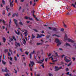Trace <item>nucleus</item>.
<instances>
[{
	"label": "nucleus",
	"mask_w": 76,
	"mask_h": 76,
	"mask_svg": "<svg viewBox=\"0 0 76 76\" xmlns=\"http://www.w3.org/2000/svg\"><path fill=\"white\" fill-rule=\"evenodd\" d=\"M56 43H58L57 44V46H58L59 45L61 44V42H60V41L58 39H56Z\"/></svg>",
	"instance_id": "nucleus-1"
},
{
	"label": "nucleus",
	"mask_w": 76,
	"mask_h": 76,
	"mask_svg": "<svg viewBox=\"0 0 76 76\" xmlns=\"http://www.w3.org/2000/svg\"><path fill=\"white\" fill-rule=\"evenodd\" d=\"M13 1H14L13 0H12L11 2H10V7H13V6H14V4H13Z\"/></svg>",
	"instance_id": "nucleus-2"
},
{
	"label": "nucleus",
	"mask_w": 76,
	"mask_h": 76,
	"mask_svg": "<svg viewBox=\"0 0 76 76\" xmlns=\"http://www.w3.org/2000/svg\"><path fill=\"white\" fill-rule=\"evenodd\" d=\"M18 46H19V47H20V43H18L17 42H15V48H18Z\"/></svg>",
	"instance_id": "nucleus-3"
},
{
	"label": "nucleus",
	"mask_w": 76,
	"mask_h": 76,
	"mask_svg": "<svg viewBox=\"0 0 76 76\" xmlns=\"http://www.w3.org/2000/svg\"><path fill=\"white\" fill-rule=\"evenodd\" d=\"M17 21L18 20L16 19H14V23H15L16 26H18V23H17Z\"/></svg>",
	"instance_id": "nucleus-4"
},
{
	"label": "nucleus",
	"mask_w": 76,
	"mask_h": 76,
	"mask_svg": "<svg viewBox=\"0 0 76 76\" xmlns=\"http://www.w3.org/2000/svg\"><path fill=\"white\" fill-rule=\"evenodd\" d=\"M67 40L68 42H72V43H73V42H75V41H73V40L70 39H67Z\"/></svg>",
	"instance_id": "nucleus-5"
},
{
	"label": "nucleus",
	"mask_w": 76,
	"mask_h": 76,
	"mask_svg": "<svg viewBox=\"0 0 76 76\" xmlns=\"http://www.w3.org/2000/svg\"><path fill=\"white\" fill-rule=\"evenodd\" d=\"M67 56H66L64 58V60L65 61H66V62H69L70 61V60H69L67 59L66 58Z\"/></svg>",
	"instance_id": "nucleus-6"
},
{
	"label": "nucleus",
	"mask_w": 76,
	"mask_h": 76,
	"mask_svg": "<svg viewBox=\"0 0 76 76\" xmlns=\"http://www.w3.org/2000/svg\"><path fill=\"white\" fill-rule=\"evenodd\" d=\"M2 72H9V70H7V67L5 68L4 71V69H2Z\"/></svg>",
	"instance_id": "nucleus-7"
},
{
	"label": "nucleus",
	"mask_w": 76,
	"mask_h": 76,
	"mask_svg": "<svg viewBox=\"0 0 76 76\" xmlns=\"http://www.w3.org/2000/svg\"><path fill=\"white\" fill-rule=\"evenodd\" d=\"M37 38H41V37H42V36H43V35H44L43 34H42L41 35V36H40L38 34H37Z\"/></svg>",
	"instance_id": "nucleus-8"
},
{
	"label": "nucleus",
	"mask_w": 76,
	"mask_h": 76,
	"mask_svg": "<svg viewBox=\"0 0 76 76\" xmlns=\"http://www.w3.org/2000/svg\"><path fill=\"white\" fill-rule=\"evenodd\" d=\"M30 62L31 64V66L32 67V66H34L35 64V63H34V62L30 61Z\"/></svg>",
	"instance_id": "nucleus-9"
},
{
	"label": "nucleus",
	"mask_w": 76,
	"mask_h": 76,
	"mask_svg": "<svg viewBox=\"0 0 76 76\" xmlns=\"http://www.w3.org/2000/svg\"><path fill=\"white\" fill-rule=\"evenodd\" d=\"M55 71H58V70H59V69L58 68V67L56 66H55Z\"/></svg>",
	"instance_id": "nucleus-10"
},
{
	"label": "nucleus",
	"mask_w": 76,
	"mask_h": 76,
	"mask_svg": "<svg viewBox=\"0 0 76 76\" xmlns=\"http://www.w3.org/2000/svg\"><path fill=\"white\" fill-rule=\"evenodd\" d=\"M23 44L24 45H25L26 44V40H25V39H23Z\"/></svg>",
	"instance_id": "nucleus-11"
},
{
	"label": "nucleus",
	"mask_w": 76,
	"mask_h": 76,
	"mask_svg": "<svg viewBox=\"0 0 76 76\" xmlns=\"http://www.w3.org/2000/svg\"><path fill=\"white\" fill-rule=\"evenodd\" d=\"M75 5H74V4H72V6L73 7H75V8H76V1L75 2Z\"/></svg>",
	"instance_id": "nucleus-12"
},
{
	"label": "nucleus",
	"mask_w": 76,
	"mask_h": 76,
	"mask_svg": "<svg viewBox=\"0 0 76 76\" xmlns=\"http://www.w3.org/2000/svg\"><path fill=\"white\" fill-rule=\"evenodd\" d=\"M11 22H12V20L10 19V22H9V28H10V25H11Z\"/></svg>",
	"instance_id": "nucleus-13"
},
{
	"label": "nucleus",
	"mask_w": 76,
	"mask_h": 76,
	"mask_svg": "<svg viewBox=\"0 0 76 76\" xmlns=\"http://www.w3.org/2000/svg\"><path fill=\"white\" fill-rule=\"evenodd\" d=\"M56 36V37H58V38H60V37H61L59 35H56V34H54V35H53V37H54V36Z\"/></svg>",
	"instance_id": "nucleus-14"
},
{
	"label": "nucleus",
	"mask_w": 76,
	"mask_h": 76,
	"mask_svg": "<svg viewBox=\"0 0 76 76\" xmlns=\"http://www.w3.org/2000/svg\"><path fill=\"white\" fill-rule=\"evenodd\" d=\"M15 33L16 34H17L18 35H20V33L19 31H18V32H17V31H15Z\"/></svg>",
	"instance_id": "nucleus-15"
},
{
	"label": "nucleus",
	"mask_w": 76,
	"mask_h": 76,
	"mask_svg": "<svg viewBox=\"0 0 76 76\" xmlns=\"http://www.w3.org/2000/svg\"><path fill=\"white\" fill-rule=\"evenodd\" d=\"M24 34H25V37H27V36L28 35L27 31H26L24 32Z\"/></svg>",
	"instance_id": "nucleus-16"
},
{
	"label": "nucleus",
	"mask_w": 76,
	"mask_h": 76,
	"mask_svg": "<svg viewBox=\"0 0 76 76\" xmlns=\"http://www.w3.org/2000/svg\"><path fill=\"white\" fill-rule=\"evenodd\" d=\"M63 23L64 25V26L65 27V28H66V27H67V26H66V25L65 24L64 22V21H63Z\"/></svg>",
	"instance_id": "nucleus-17"
},
{
	"label": "nucleus",
	"mask_w": 76,
	"mask_h": 76,
	"mask_svg": "<svg viewBox=\"0 0 76 76\" xmlns=\"http://www.w3.org/2000/svg\"><path fill=\"white\" fill-rule=\"evenodd\" d=\"M42 43H37V45H42Z\"/></svg>",
	"instance_id": "nucleus-18"
},
{
	"label": "nucleus",
	"mask_w": 76,
	"mask_h": 76,
	"mask_svg": "<svg viewBox=\"0 0 76 76\" xmlns=\"http://www.w3.org/2000/svg\"><path fill=\"white\" fill-rule=\"evenodd\" d=\"M2 3L4 4V5L5 4V1L4 0H2Z\"/></svg>",
	"instance_id": "nucleus-19"
},
{
	"label": "nucleus",
	"mask_w": 76,
	"mask_h": 76,
	"mask_svg": "<svg viewBox=\"0 0 76 76\" xmlns=\"http://www.w3.org/2000/svg\"><path fill=\"white\" fill-rule=\"evenodd\" d=\"M57 28H54L53 29V30L54 31H57Z\"/></svg>",
	"instance_id": "nucleus-20"
},
{
	"label": "nucleus",
	"mask_w": 76,
	"mask_h": 76,
	"mask_svg": "<svg viewBox=\"0 0 76 76\" xmlns=\"http://www.w3.org/2000/svg\"><path fill=\"white\" fill-rule=\"evenodd\" d=\"M34 38H35V36H34L33 34H32L31 39H34Z\"/></svg>",
	"instance_id": "nucleus-21"
},
{
	"label": "nucleus",
	"mask_w": 76,
	"mask_h": 76,
	"mask_svg": "<svg viewBox=\"0 0 76 76\" xmlns=\"http://www.w3.org/2000/svg\"><path fill=\"white\" fill-rule=\"evenodd\" d=\"M53 56H52L50 57L49 58V59H50V58H52L51 59V60H54V58H53Z\"/></svg>",
	"instance_id": "nucleus-22"
},
{
	"label": "nucleus",
	"mask_w": 76,
	"mask_h": 76,
	"mask_svg": "<svg viewBox=\"0 0 76 76\" xmlns=\"http://www.w3.org/2000/svg\"><path fill=\"white\" fill-rule=\"evenodd\" d=\"M66 40H67V37H64V41L66 42Z\"/></svg>",
	"instance_id": "nucleus-23"
},
{
	"label": "nucleus",
	"mask_w": 76,
	"mask_h": 76,
	"mask_svg": "<svg viewBox=\"0 0 76 76\" xmlns=\"http://www.w3.org/2000/svg\"><path fill=\"white\" fill-rule=\"evenodd\" d=\"M2 64H4V65H5V64H6V62H5L4 61H2Z\"/></svg>",
	"instance_id": "nucleus-24"
},
{
	"label": "nucleus",
	"mask_w": 76,
	"mask_h": 76,
	"mask_svg": "<svg viewBox=\"0 0 76 76\" xmlns=\"http://www.w3.org/2000/svg\"><path fill=\"white\" fill-rule=\"evenodd\" d=\"M66 45L67 46H69V47H70V45L67 43H66Z\"/></svg>",
	"instance_id": "nucleus-25"
},
{
	"label": "nucleus",
	"mask_w": 76,
	"mask_h": 76,
	"mask_svg": "<svg viewBox=\"0 0 76 76\" xmlns=\"http://www.w3.org/2000/svg\"><path fill=\"white\" fill-rule=\"evenodd\" d=\"M6 41V38H5L4 37L3 38V42H5Z\"/></svg>",
	"instance_id": "nucleus-26"
},
{
	"label": "nucleus",
	"mask_w": 76,
	"mask_h": 76,
	"mask_svg": "<svg viewBox=\"0 0 76 76\" xmlns=\"http://www.w3.org/2000/svg\"><path fill=\"white\" fill-rule=\"evenodd\" d=\"M6 10L7 11V12H8V11H9V8H8V7L7 6H6Z\"/></svg>",
	"instance_id": "nucleus-27"
},
{
	"label": "nucleus",
	"mask_w": 76,
	"mask_h": 76,
	"mask_svg": "<svg viewBox=\"0 0 76 76\" xmlns=\"http://www.w3.org/2000/svg\"><path fill=\"white\" fill-rule=\"evenodd\" d=\"M72 62H71L68 65H67V66H70V65L71 64H72Z\"/></svg>",
	"instance_id": "nucleus-28"
},
{
	"label": "nucleus",
	"mask_w": 76,
	"mask_h": 76,
	"mask_svg": "<svg viewBox=\"0 0 76 76\" xmlns=\"http://www.w3.org/2000/svg\"><path fill=\"white\" fill-rule=\"evenodd\" d=\"M8 52V49H7L4 50V52L5 53H6L7 52Z\"/></svg>",
	"instance_id": "nucleus-29"
},
{
	"label": "nucleus",
	"mask_w": 76,
	"mask_h": 76,
	"mask_svg": "<svg viewBox=\"0 0 76 76\" xmlns=\"http://www.w3.org/2000/svg\"><path fill=\"white\" fill-rule=\"evenodd\" d=\"M12 38L13 39H14L15 41H16V40L15 37L13 36Z\"/></svg>",
	"instance_id": "nucleus-30"
},
{
	"label": "nucleus",
	"mask_w": 76,
	"mask_h": 76,
	"mask_svg": "<svg viewBox=\"0 0 76 76\" xmlns=\"http://www.w3.org/2000/svg\"><path fill=\"white\" fill-rule=\"evenodd\" d=\"M33 16L34 18H36L37 20H39L38 19V18H36V17H35V15H34Z\"/></svg>",
	"instance_id": "nucleus-31"
},
{
	"label": "nucleus",
	"mask_w": 76,
	"mask_h": 76,
	"mask_svg": "<svg viewBox=\"0 0 76 76\" xmlns=\"http://www.w3.org/2000/svg\"><path fill=\"white\" fill-rule=\"evenodd\" d=\"M69 68H66V72H68V71H69Z\"/></svg>",
	"instance_id": "nucleus-32"
},
{
	"label": "nucleus",
	"mask_w": 76,
	"mask_h": 76,
	"mask_svg": "<svg viewBox=\"0 0 76 76\" xmlns=\"http://www.w3.org/2000/svg\"><path fill=\"white\" fill-rule=\"evenodd\" d=\"M44 63H43L42 65H41V66L43 67V68H44Z\"/></svg>",
	"instance_id": "nucleus-33"
},
{
	"label": "nucleus",
	"mask_w": 76,
	"mask_h": 76,
	"mask_svg": "<svg viewBox=\"0 0 76 76\" xmlns=\"http://www.w3.org/2000/svg\"><path fill=\"white\" fill-rule=\"evenodd\" d=\"M50 35H48L46 37V38L48 39L50 38Z\"/></svg>",
	"instance_id": "nucleus-34"
},
{
	"label": "nucleus",
	"mask_w": 76,
	"mask_h": 76,
	"mask_svg": "<svg viewBox=\"0 0 76 76\" xmlns=\"http://www.w3.org/2000/svg\"><path fill=\"white\" fill-rule=\"evenodd\" d=\"M19 23V24L20 25H23V24L22 23V22H20Z\"/></svg>",
	"instance_id": "nucleus-35"
},
{
	"label": "nucleus",
	"mask_w": 76,
	"mask_h": 76,
	"mask_svg": "<svg viewBox=\"0 0 76 76\" xmlns=\"http://www.w3.org/2000/svg\"><path fill=\"white\" fill-rule=\"evenodd\" d=\"M39 61H41L42 62H42H42H43L44 61V59L43 58V60H40Z\"/></svg>",
	"instance_id": "nucleus-36"
},
{
	"label": "nucleus",
	"mask_w": 76,
	"mask_h": 76,
	"mask_svg": "<svg viewBox=\"0 0 76 76\" xmlns=\"http://www.w3.org/2000/svg\"><path fill=\"white\" fill-rule=\"evenodd\" d=\"M14 70L15 71V73L16 74V73H18V72L16 70V69H14Z\"/></svg>",
	"instance_id": "nucleus-37"
},
{
	"label": "nucleus",
	"mask_w": 76,
	"mask_h": 76,
	"mask_svg": "<svg viewBox=\"0 0 76 76\" xmlns=\"http://www.w3.org/2000/svg\"><path fill=\"white\" fill-rule=\"evenodd\" d=\"M28 18L29 19V20H33V19L32 18H30V17H28Z\"/></svg>",
	"instance_id": "nucleus-38"
},
{
	"label": "nucleus",
	"mask_w": 76,
	"mask_h": 76,
	"mask_svg": "<svg viewBox=\"0 0 76 76\" xmlns=\"http://www.w3.org/2000/svg\"><path fill=\"white\" fill-rule=\"evenodd\" d=\"M5 76H9V75L8 74H5Z\"/></svg>",
	"instance_id": "nucleus-39"
},
{
	"label": "nucleus",
	"mask_w": 76,
	"mask_h": 76,
	"mask_svg": "<svg viewBox=\"0 0 76 76\" xmlns=\"http://www.w3.org/2000/svg\"><path fill=\"white\" fill-rule=\"evenodd\" d=\"M25 19H28V17L27 16H25Z\"/></svg>",
	"instance_id": "nucleus-40"
},
{
	"label": "nucleus",
	"mask_w": 76,
	"mask_h": 76,
	"mask_svg": "<svg viewBox=\"0 0 76 76\" xmlns=\"http://www.w3.org/2000/svg\"><path fill=\"white\" fill-rule=\"evenodd\" d=\"M15 15L16 16V17H18V14L15 13Z\"/></svg>",
	"instance_id": "nucleus-41"
},
{
	"label": "nucleus",
	"mask_w": 76,
	"mask_h": 76,
	"mask_svg": "<svg viewBox=\"0 0 76 76\" xmlns=\"http://www.w3.org/2000/svg\"><path fill=\"white\" fill-rule=\"evenodd\" d=\"M29 56L30 58H32V55L31 54H30L29 55Z\"/></svg>",
	"instance_id": "nucleus-42"
},
{
	"label": "nucleus",
	"mask_w": 76,
	"mask_h": 76,
	"mask_svg": "<svg viewBox=\"0 0 76 76\" xmlns=\"http://www.w3.org/2000/svg\"><path fill=\"white\" fill-rule=\"evenodd\" d=\"M8 55L9 56H11L10 53L9 52H8Z\"/></svg>",
	"instance_id": "nucleus-43"
},
{
	"label": "nucleus",
	"mask_w": 76,
	"mask_h": 76,
	"mask_svg": "<svg viewBox=\"0 0 76 76\" xmlns=\"http://www.w3.org/2000/svg\"><path fill=\"white\" fill-rule=\"evenodd\" d=\"M15 61H17V58L16 56L15 57Z\"/></svg>",
	"instance_id": "nucleus-44"
},
{
	"label": "nucleus",
	"mask_w": 76,
	"mask_h": 76,
	"mask_svg": "<svg viewBox=\"0 0 76 76\" xmlns=\"http://www.w3.org/2000/svg\"><path fill=\"white\" fill-rule=\"evenodd\" d=\"M61 31H62V32L64 31V29L63 28H61Z\"/></svg>",
	"instance_id": "nucleus-45"
},
{
	"label": "nucleus",
	"mask_w": 76,
	"mask_h": 76,
	"mask_svg": "<svg viewBox=\"0 0 76 76\" xmlns=\"http://www.w3.org/2000/svg\"><path fill=\"white\" fill-rule=\"evenodd\" d=\"M5 13H6V12L5 11H4L2 13L3 15H4Z\"/></svg>",
	"instance_id": "nucleus-46"
},
{
	"label": "nucleus",
	"mask_w": 76,
	"mask_h": 76,
	"mask_svg": "<svg viewBox=\"0 0 76 76\" xmlns=\"http://www.w3.org/2000/svg\"><path fill=\"white\" fill-rule=\"evenodd\" d=\"M49 76H53V75H52V74H51V73H49Z\"/></svg>",
	"instance_id": "nucleus-47"
},
{
	"label": "nucleus",
	"mask_w": 76,
	"mask_h": 76,
	"mask_svg": "<svg viewBox=\"0 0 76 76\" xmlns=\"http://www.w3.org/2000/svg\"><path fill=\"white\" fill-rule=\"evenodd\" d=\"M33 30L34 31H35V32H38V31H37V30L36 29H33Z\"/></svg>",
	"instance_id": "nucleus-48"
},
{
	"label": "nucleus",
	"mask_w": 76,
	"mask_h": 76,
	"mask_svg": "<svg viewBox=\"0 0 76 76\" xmlns=\"http://www.w3.org/2000/svg\"><path fill=\"white\" fill-rule=\"evenodd\" d=\"M29 53L27 52H25V54H26L27 55H28V54Z\"/></svg>",
	"instance_id": "nucleus-49"
},
{
	"label": "nucleus",
	"mask_w": 76,
	"mask_h": 76,
	"mask_svg": "<svg viewBox=\"0 0 76 76\" xmlns=\"http://www.w3.org/2000/svg\"><path fill=\"white\" fill-rule=\"evenodd\" d=\"M2 22H3L4 24V23H5V21H4V20H3L2 21Z\"/></svg>",
	"instance_id": "nucleus-50"
},
{
	"label": "nucleus",
	"mask_w": 76,
	"mask_h": 76,
	"mask_svg": "<svg viewBox=\"0 0 76 76\" xmlns=\"http://www.w3.org/2000/svg\"><path fill=\"white\" fill-rule=\"evenodd\" d=\"M64 64V62H63L62 61L61 62V65L62 64Z\"/></svg>",
	"instance_id": "nucleus-51"
},
{
	"label": "nucleus",
	"mask_w": 76,
	"mask_h": 76,
	"mask_svg": "<svg viewBox=\"0 0 76 76\" xmlns=\"http://www.w3.org/2000/svg\"><path fill=\"white\" fill-rule=\"evenodd\" d=\"M70 73V72H68L67 73H66V74L67 75H69V73Z\"/></svg>",
	"instance_id": "nucleus-52"
},
{
	"label": "nucleus",
	"mask_w": 76,
	"mask_h": 76,
	"mask_svg": "<svg viewBox=\"0 0 76 76\" xmlns=\"http://www.w3.org/2000/svg\"><path fill=\"white\" fill-rule=\"evenodd\" d=\"M35 51L33 50V52H31V54H34V53H35Z\"/></svg>",
	"instance_id": "nucleus-53"
},
{
	"label": "nucleus",
	"mask_w": 76,
	"mask_h": 76,
	"mask_svg": "<svg viewBox=\"0 0 76 76\" xmlns=\"http://www.w3.org/2000/svg\"><path fill=\"white\" fill-rule=\"evenodd\" d=\"M72 59L73 60V61H74L75 60H76V58H72Z\"/></svg>",
	"instance_id": "nucleus-54"
},
{
	"label": "nucleus",
	"mask_w": 76,
	"mask_h": 76,
	"mask_svg": "<svg viewBox=\"0 0 76 76\" xmlns=\"http://www.w3.org/2000/svg\"><path fill=\"white\" fill-rule=\"evenodd\" d=\"M15 13H14L12 15V17H15Z\"/></svg>",
	"instance_id": "nucleus-55"
},
{
	"label": "nucleus",
	"mask_w": 76,
	"mask_h": 76,
	"mask_svg": "<svg viewBox=\"0 0 76 76\" xmlns=\"http://www.w3.org/2000/svg\"><path fill=\"white\" fill-rule=\"evenodd\" d=\"M38 63H39V64H42V62L41 61H39L38 62Z\"/></svg>",
	"instance_id": "nucleus-56"
},
{
	"label": "nucleus",
	"mask_w": 76,
	"mask_h": 76,
	"mask_svg": "<svg viewBox=\"0 0 76 76\" xmlns=\"http://www.w3.org/2000/svg\"><path fill=\"white\" fill-rule=\"evenodd\" d=\"M10 15H11V14H10V13H9L8 14V16H9Z\"/></svg>",
	"instance_id": "nucleus-57"
},
{
	"label": "nucleus",
	"mask_w": 76,
	"mask_h": 76,
	"mask_svg": "<svg viewBox=\"0 0 76 76\" xmlns=\"http://www.w3.org/2000/svg\"><path fill=\"white\" fill-rule=\"evenodd\" d=\"M73 46H75V47H76V43H75L74 44V45H73Z\"/></svg>",
	"instance_id": "nucleus-58"
},
{
	"label": "nucleus",
	"mask_w": 76,
	"mask_h": 76,
	"mask_svg": "<svg viewBox=\"0 0 76 76\" xmlns=\"http://www.w3.org/2000/svg\"><path fill=\"white\" fill-rule=\"evenodd\" d=\"M57 60H53V63H54V62H55V61H57Z\"/></svg>",
	"instance_id": "nucleus-59"
},
{
	"label": "nucleus",
	"mask_w": 76,
	"mask_h": 76,
	"mask_svg": "<svg viewBox=\"0 0 76 76\" xmlns=\"http://www.w3.org/2000/svg\"><path fill=\"white\" fill-rule=\"evenodd\" d=\"M51 54L50 53L48 55V57H50V56H51Z\"/></svg>",
	"instance_id": "nucleus-60"
},
{
	"label": "nucleus",
	"mask_w": 76,
	"mask_h": 76,
	"mask_svg": "<svg viewBox=\"0 0 76 76\" xmlns=\"http://www.w3.org/2000/svg\"><path fill=\"white\" fill-rule=\"evenodd\" d=\"M20 50L21 52H23V51H22V50L21 48L20 49Z\"/></svg>",
	"instance_id": "nucleus-61"
},
{
	"label": "nucleus",
	"mask_w": 76,
	"mask_h": 76,
	"mask_svg": "<svg viewBox=\"0 0 76 76\" xmlns=\"http://www.w3.org/2000/svg\"><path fill=\"white\" fill-rule=\"evenodd\" d=\"M2 28L3 29H4V28H5V27L4 26H2Z\"/></svg>",
	"instance_id": "nucleus-62"
},
{
	"label": "nucleus",
	"mask_w": 76,
	"mask_h": 76,
	"mask_svg": "<svg viewBox=\"0 0 76 76\" xmlns=\"http://www.w3.org/2000/svg\"><path fill=\"white\" fill-rule=\"evenodd\" d=\"M30 5H32V1H31L30 2Z\"/></svg>",
	"instance_id": "nucleus-63"
},
{
	"label": "nucleus",
	"mask_w": 76,
	"mask_h": 76,
	"mask_svg": "<svg viewBox=\"0 0 76 76\" xmlns=\"http://www.w3.org/2000/svg\"><path fill=\"white\" fill-rule=\"evenodd\" d=\"M48 28L49 29H50L51 30V28L50 27H48Z\"/></svg>",
	"instance_id": "nucleus-64"
}]
</instances>
